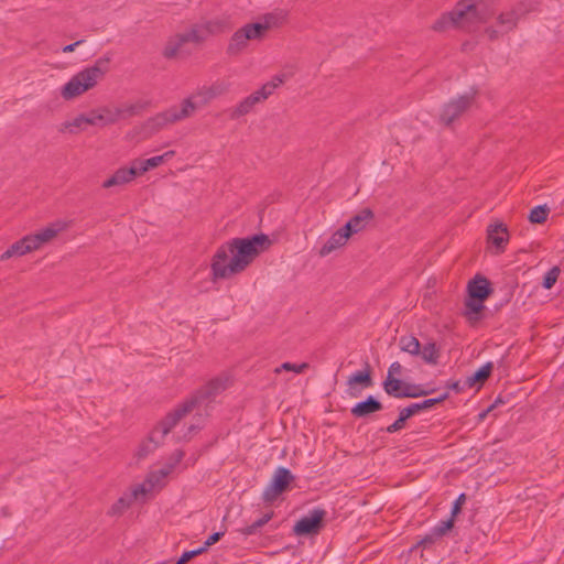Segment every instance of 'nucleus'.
I'll return each instance as SVG.
<instances>
[{"mask_svg":"<svg viewBox=\"0 0 564 564\" xmlns=\"http://www.w3.org/2000/svg\"><path fill=\"white\" fill-rule=\"evenodd\" d=\"M268 245L269 239L263 234L250 238H235L223 245L213 258L214 278L228 279L243 271Z\"/></svg>","mask_w":564,"mask_h":564,"instance_id":"obj_1","label":"nucleus"},{"mask_svg":"<svg viewBox=\"0 0 564 564\" xmlns=\"http://www.w3.org/2000/svg\"><path fill=\"white\" fill-rule=\"evenodd\" d=\"M495 13L494 0H459L454 8L443 13L433 24L435 31L458 29L476 32Z\"/></svg>","mask_w":564,"mask_h":564,"instance_id":"obj_2","label":"nucleus"},{"mask_svg":"<svg viewBox=\"0 0 564 564\" xmlns=\"http://www.w3.org/2000/svg\"><path fill=\"white\" fill-rule=\"evenodd\" d=\"M109 70V58L100 57L93 65H89L73 75L61 88V96L64 100H73L88 90L95 88L104 79Z\"/></svg>","mask_w":564,"mask_h":564,"instance_id":"obj_3","label":"nucleus"},{"mask_svg":"<svg viewBox=\"0 0 564 564\" xmlns=\"http://www.w3.org/2000/svg\"><path fill=\"white\" fill-rule=\"evenodd\" d=\"M230 29V20L226 17H217L194 25L188 32L176 35L164 48L166 57H175L182 53L183 44L187 42L200 43L210 35L224 33Z\"/></svg>","mask_w":564,"mask_h":564,"instance_id":"obj_4","label":"nucleus"},{"mask_svg":"<svg viewBox=\"0 0 564 564\" xmlns=\"http://www.w3.org/2000/svg\"><path fill=\"white\" fill-rule=\"evenodd\" d=\"M532 10L533 2L531 0H524L505 8L499 12L495 11L492 22L487 24L484 29L485 35L491 41L498 40L513 31L519 21Z\"/></svg>","mask_w":564,"mask_h":564,"instance_id":"obj_5","label":"nucleus"},{"mask_svg":"<svg viewBox=\"0 0 564 564\" xmlns=\"http://www.w3.org/2000/svg\"><path fill=\"white\" fill-rule=\"evenodd\" d=\"M193 406V402L183 403L177 406L173 412L169 413L166 417L151 432L149 438L143 441L138 449L137 456L139 458L145 457L149 453L154 451L164 436L176 425V423L186 415Z\"/></svg>","mask_w":564,"mask_h":564,"instance_id":"obj_6","label":"nucleus"},{"mask_svg":"<svg viewBox=\"0 0 564 564\" xmlns=\"http://www.w3.org/2000/svg\"><path fill=\"white\" fill-rule=\"evenodd\" d=\"M273 25L274 18L272 15H265L260 22L243 25L231 35L227 52L231 55L242 52L248 46L249 41L261 40Z\"/></svg>","mask_w":564,"mask_h":564,"instance_id":"obj_7","label":"nucleus"},{"mask_svg":"<svg viewBox=\"0 0 564 564\" xmlns=\"http://www.w3.org/2000/svg\"><path fill=\"white\" fill-rule=\"evenodd\" d=\"M228 380L226 378H215L210 380L203 389H200L194 398L191 400L185 401L184 403L193 402V406L191 410L186 413L193 412L195 409H197V412L200 411L202 403L206 400H209L220 392H223L227 388ZM198 417L196 419L195 423L189 424L187 427V433L184 434V437H187L188 434H192L196 432L203 422V416L200 413H197Z\"/></svg>","mask_w":564,"mask_h":564,"instance_id":"obj_8","label":"nucleus"},{"mask_svg":"<svg viewBox=\"0 0 564 564\" xmlns=\"http://www.w3.org/2000/svg\"><path fill=\"white\" fill-rule=\"evenodd\" d=\"M230 86L231 84L228 80L217 79L210 85L199 87L195 93L185 98L183 102L189 101L193 115L197 109L205 107L213 99L227 94L230 89Z\"/></svg>","mask_w":564,"mask_h":564,"instance_id":"obj_9","label":"nucleus"},{"mask_svg":"<svg viewBox=\"0 0 564 564\" xmlns=\"http://www.w3.org/2000/svg\"><path fill=\"white\" fill-rule=\"evenodd\" d=\"M192 116V106L188 102H181L180 106H173L156 113L145 122V128L151 132H156L170 124L182 121Z\"/></svg>","mask_w":564,"mask_h":564,"instance_id":"obj_10","label":"nucleus"},{"mask_svg":"<svg viewBox=\"0 0 564 564\" xmlns=\"http://www.w3.org/2000/svg\"><path fill=\"white\" fill-rule=\"evenodd\" d=\"M138 111L135 105L104 106L95 109L98 127H107L134 116Z\"/></svg>","mask_w":564,"mask_h":564,"instance_id":"obj_11","label":"nucleus"},{"mask_svg":"<svg viewBox=\"0 0 564 564\" xmlns=\"http://www.w3.org/2000/svg\"><path fill=\"white\" fill-rule=\"evenodd\" d=\"M326 511L322 508H314L303 516L294 525L293 531L296 535L317 534L322 528Z\"/></svg>","mask_w":564,"mask_h":564,"instance_id":"obj_12","label":"nucleus"},{"mask_svg":"<svg viewBox=\"0 0 564 564\" xmlns=\"http://www.w3.org/2000/svg\"><path fill=\"white\" fill-rule=\"evenodd\" d=\"M294 476L288 468H276L271 481L263 491V500L269 502L275 500L288 488Z\"/></svg>","mask_w":564,"mask_h":564,"instance_id":"obj_13","label":"nucleus"},{"mask_svg":"<svg viewBox=\"0 0 564 564\" xmlns=\"http://www.w3.org/2000/svg\"><path fill=\"white\" fill-rule=\"evenodd\" d=\"M473 99L474 93H468L449 101L441 112V121L445 124L452 123L470 107Z\"/></svg>","mask_w":564,"mask_h":564,"instance_id":"obj_14","label":"nucleus"},{"mask_svg":"<svg viewBox=\"0 0 564 564\" xmlns=\"http://www.w3.org/2000/svg\"><path fill=\"white\" fill-rule=\"evenodd\" d=\"M68 224L64 220H56L45 228L40 229L33 235H29L35 250L52 241L59 232L67 228Z\"/></svg>","mask_w":564,"mask_h":564,"instance_id":"obj_15","label":"nucleus"},{"mask_svg":"<svg viewBox=\"0 0 564 564\" xmlns=\"http://www.w3.org/2000/svg\"><path fill=\"white\" fill-rule=\"evenodd\" d=\"M87 126L98 127V120L95 109L91 110L89 113L78 115L75 118L64 122L63 130L72 134H77L82 131H85Z\"/></svg>","mask_w":564,"mask_h":564,"instance_id":"obj_16","label":"nucleus"},{"mask_svg":"<svg viewBox=\"0 0 564 564\" xmlns=\"http://www.w3.org/2000/svg\"><path fill=\"white\" fill-rule=\"evenodd\" d=\"M487 234L488 241L496 248L497 253L502 252L509 240L507 227L501 223L494 224L488 227Z\"/></svg>","mask_w":564,"mask_h":564,"instance_id":"obj_17","label":"nucleus"},{"mask_svg":"<svg viewBox=\"0 0 564 564\" xmlns=\"http://www.w3.org/2000/svg\"><path fill=\"white\" fill-rule=\"evenodd\" d=\"M34 246L30 239V236H24L20 240L12 243L1 256V261H7L11 258H19L30 252L35 251Z\"/></svg>","mask_w":564,"mask_h":564,"instance_id":"obj_18","label":"nucleus"},{"mask_svg":"<svg viewBox=\"0 0 564 564\" xmlns=\"http://www.w3.org/2000/svg\"><path fill=\"white\" fill-rule=\"evenodd\" d=\"M349 232L343 227L336 230L321 247L318 253L321 257H326L333 251L341 248L349 239Z\"/></svg>","mask_w":564,"mask_h":564,"instance_id":"obj_19","label":"nucleus"},{"mask_svg":"<svg viewBox=\"0 0 564 564\" xmlns=\"http://www.w3.org/2000/svg\"><path fill=\"white\" fill-rule=\"evenodd\" d=\"M265 100L259 90H256L248 97L243 98L237 106L231 110V119H238L249 113L257 104Z\"/></svg>","mask_w":564,"mask_h":564,"instance_id":"obj_20","label":"nucleus"},{"mask_svg":"<svg viewBox=\"0 0 564 564\" xmlns=\"http://www.w3.org/2000/svg\"><path fill=\"white\" fill-rule=\"evenodd\" d=\"M137 176V166L121 167L102 183L104 188L120 186L133 181Z\"/></svg>","mask_w":564,"mask_h":564,"instance_id":"obj_21","label":"nucleus"},{"mask_svg":"<svg viewBox=\"0 0 564 564\" xmlns=\"http://www.w3.org/2000/svg\"><path fill=\"white\" fill-rule=\"evenodd\" d=\"M380 410H382V404L375 397L369 395L366 400L356 403L350 412L355 417L361 419Z\"/></svg>","mask_w":564,"mask_h":564,"instance_id":"obj_22","label":"nucleus"},{"mask_svg":"<svg viewBox=\"0 0 564 564\" xmlns=\"http://www.w3.org/2000/svg\"><path fill=\"white\" fill-rule=\"evenodd\" d=\"M372 217L373 214L370 209H364L359 214L350 218L349 221L343 228L347 232H349V236H351L365 229Z\"/></svg>","mask_w":564,"mask_h":564,"instance_id":"obj_23","label":"nucleus"},{"mask_svg":"<svg viewBox=\"0 0 564 564\" xmlns=\"http://www.w3.org/2000/svg\"><path fill=\"white\" fill-rule=\"evenodd\" d=\"M468 296L485 300L489 295V282L484 276H476L468 283Z\"/></svg>","mask_w":564,"mask_h":564,"instance_id":"obj_24","label":"nucleus"},{"mask_svg":"<svg viewBox=\"0 0 564 564\" xmlns=\"http://www.w3.org/2000/svg\"><path fill=\"white\" fill-rule=\"evenodd\" d=\"M484 308V300L468 296L465 302L464 314L470 324H476L480 319V315Z\"/></svg>","mask_w":564,"mask_h":564,"instance_id":"obj_25","label":"nucleus"},{"mask_svg":"<svg viewBox=\"0 0 564 564\" xmlns=\"http://www.w3.org/2000/svg\"><path fill=\"white\" fill-rule=\"evenodd\" d=\"M447 397H448V393H443L437 398H431V399L423 400L422 402L412 403L409 406L403 408L404 414L406 416L411 417L423 410L430 409V408L434 406L435 404L441 403L442 401L447 399Z\"/></svg>","mask_w":564,"mask_h":564,"instance_id":"obj_26","label":"nucleus"},{"mask_svg":"<svg viewBox=\"0 0 564 564\" xmlns=\"http://www.w3.org/2000/svg\"><path fill=\"white\" fill-rule=\"evenodd\" d=\"M153 478L154 476H148L143 482L133 486L130 491H128L133 501L144 500L147 496L154 490Z\"/></svg>","mask_w":564,"mask_h":564,"instance_id":"obj_27","label":"nucleus"},{"mask_svg":"<svg viewBox=\"0 0 564 564\" xmlns=\"http://www.w3.org/2000/svg\"><path fill=\"white\" fill-rule=\"evenodd\" d=\"M291 75H292L291 73L290 74H286V73L278 74V75L273 76L270 82L262 85V87L258 90L261 93L262 97H264V99H267L269 96H271L273 94L274 89H276L279 86H281L286 79H289L291 77Z\"/></svg>","mask_w":564,"mask_h":564,"instance_id":"obj_28","label":"nucleus"},{"mask_svg":"<svg viewBox=\"0 0 564 564\" xmlns=\"http://www.w3.org/2000/svg\"><path fill=\"white\" fill-rule=\"evenodd\" d=\"M400 349L411 356H419L421 352V344L414 336H402L399 340Z\"/></svg>","mask_w":564,"mask_h":564,"instance_id":"obj_29","label":"nucleus"},{"mask_svg":"<svg viewBox=\"0 0 564 564\" xmlns=\"http://www.w3.org/2000/svg\"><path fill=\"white\" fill-rule=\"evenodd\" d=\"M419 356L430 365L437 364L438 359V349L434 341H429L427 344L421 346V352Z\"/></svg>","mask_w":564,"mask_h":564,"instance_id":"obj_30","label":"nucleus"},{"mask_svg":"<svg viewBox=\"0 0 564 564\" xmlns=\"http://www.w3.org/2000/svg\"><path fill=\"white\" fill-rule=\"evenodd\" d=\"M404 386L405 384H403L402 381L397 378H386L383 381V390L387 394L394 398H401Z\"/></svg>","mask_w":564,"mask_h":564,"instance_id":"obj_31","label":"nucleus"},{"mask_svg":"<svg viewBox=\"0 0 564 564\" xmlns=\"http://www.w3.org/2000/svg\"><path fill=\"white\" fill-rule=\"evenodd\" d=\"M273 517V512L264 513L260 519L254 521L253 523L242 528L240 532L248 536L257 533V531L262 528L264 524H267Z\"/></svg>","mask_w":564,"mask_h":564,"instance_id":"obj_32","label":"nucleus"},{"mask_svg":"<svg viewBox=\"0 0 564 564\" xmlns=\"http://www.w3.org/2000/svg\"><path fill=\"white\" fill-rule=\"evenodd\" d=\"M356 383H360V384H362L366 388L370 387L372 384L371 377H370V371L367 369V370L354 372L348 378V384L352 386V384H356Z\"/></svg>","mask_w":564,"mask_h":564,"instance_id":"obj_33","label":"nucleus"},{"mask_svg":"<svg viewBox=\"0 0 564 564\" xmlns=\"http://www.w3.org/2000/svg\"><path fill=\"white\" fill-rule=\"evenodd\" d=\"M492 365L491 362H487L482 367H480L473 376L467 379L469 386H473L477 381H484L487 379L491 372Z\"/></svg>","mask_w":564,"mask_h":564,"instance_id":"obj_34","label":"nucleus"},{"mask_svg":"<svg viewBox=\"0 0 564 564\" xmlns=\"http://www.w3.org/2000/svg\"><path fill=\"white\" fill-rule=\"evenodd\" d=\"M549 215V209L546 206H535L529 215V220L533 224H542L545 221Z\"/></svg>","mask_w":564,"mask_h":564,"instance_id":"obj_35","label":"nucleus"},{"mask_svg":"<svg viewBox=\"0 0 564 564\" xmlns=\"http://www.w3.org/2000/svg\"><path fill=\"white\" fill-rule=\"evenodd\" d=\"M133 499L130 497L129 492L123 494L118 501L112 506L111 512L113 514L121 513L124 509L130 507L133 503Z\"/></svg>","mask_w":564,"mask_h":564,"instance_id":"obj_36","label":"nucleus"},{"mask_svg":"<svg viewBox=\"0 0 564 564\" xmlns=\"http://www.w3.org/2000/svg\"><path fill=\"white\" fill-rule=\"evenodd\" d=\"M560 275V268L553 267L551 268L543 278V288L546 290H550L557 281V278Z\"/></svg>","mask_w":564,"mask_h":564,"instance_id":"obj_37","label":"nucleus"},{"mask_svg":"<svg viewBox=\"0 0 564 564\" xmlns=\"http://www.w3.org/2000/svg\"><path fill=\"white\" fill-rule=\"evenodd\" d=\"M308 368V364H292V362H283L280 367L275 368V372L279 373L282 370L293 371L295 373H302Z\"/></svg>","mask_w":564,"mask_h":564,"instance_id":"obj_38","label":"nucleus"},{"mask_svg":"<svg viewBox=\"0 0 564 564\" xmlns=\"http://www.w3.org/2000/svg\"><path fill=\"white\" fill-rule=\"evenodd\" d=\"M426 394L427 391L421 390L416 386H404V389L401 393V398H417Z\"/></svg>","mask_w":564,"mask_h":564,"instance_id":"obj_39","label":"nucleus"},{"mask_svg":"<svg viewBox=\"0 0 564 564\" xmlns=\"http://www.w3.org/2000/svg\"><path fill=\"white\" fill-rule=\"evenodd\" d=\"M409 419V416H406L404 414V410L402 409L399 413V417L392 423L390 424L388 427H387V432L388 433H394V432H398L400 431L401 429H403L404 426V422Z\"/></svg>","mask_w":564,"mask_h":564,"instance_id":"obj_40","label":"nucleus"},{"mask_svg":"<svg viewBox=\"0 0 564 564\" xmlns=\"http://www.w3.org/2000/svg\"><path fill=\"white\" fill-rule=\"evenodd\" d=\"M172 467L162 468L160 470H155L150 473L148 476H154L153 478V488L161 486V481L171 473Z\"/></svg>","mask_w":564,"mask_h":564,"instance_id":"obj_41","label":"nucleus"},{"mask_svg":"<svg viewBox=\"0 0 564 564\" xmlns=\"http://www.w3.org/2000/svg\"><path fill=\"white\" fill-rule=\"evenodd\" d=\"M453 527V519L441 521L437 525L433 528V534L436 538H441L451 528Z\"/></svg>","mask_w":564,"mask_h":564,"instance_id":"obj_42","label":"nucleus"},{"mask_svg":"<svg viewBox=\"0 0 564 564\" xmlns=\"http://www.w3.org/2000/svg\"><path fill=\"white\" fill-rule=\"evenodd\" d=\"M402 365L398 361H394L390 365L389 369H388V373H387V377L386 378H395L394 376H399L402 373Z\"/></svg>","mask_w":564,"mask_h":564,"instance_id":"obj_43","label":"nucleus"},{"mask_svg":"<svg viewBox=\"0 0 564 564\" xmlns=\"http://www.w3.org/2000/svg\"><path fill=\"white\" fill-rule=\"evenodd\" d=\"M131 166H137V175L143 174L151 170L147 164V160L134 161Z\"/></svg>","mask_w":564,"mask_h":564,"instance_id":"obj_44","label":"nucleus"},{"mask_svg":"<svg viewBox=\"0 0 564 564\" xmlns=\"http://www.w3.org/2000/svg\"><path fill=\"white\" fill-rule=\"evenodd\" d=\"M131 166H137V175L143 174L151 170L147 164V160L134 161Z\"/></svg>","mask_w":564,"mask_h":564,"instance_id":"obj_45","label":"nucleus"},{"mask_svg":"<svg viewBox=\"0 0 564 564\" xmlns=\"http://www.w3.org/2000/svg\"><path fill=\"white\" fill-rule=\"evenodd\" d=\"M465 501V495L460 494L458 498L455 500L453 507H452V516H456L462 508V503Z\"/></svg>","mask_w":564,"mask_h":564,"instance_id":"obj_46","label":"nucleus"},{"mask_svg":"<svg viewBox=\"0 0 564 564\" xmlns=\"http://www.w3.org/2000/svg\"><path fill=\"white\" fill-rule=\"evenodd\" d=\"M223 535H224V532H215L212 535H209L206 539V541L204 542L205 543V547H209L213 544H215L216 542H218Z\"/></svg>","mask_w":564,"mask_h":564,"instance_id":"obj_47","label":"nucleus"},{"mask_svg":"<svg viewBox=\"0 0 564 564\" xmlns=\"http://www.w3.org/2000/svg\"><path fill=\"white\" fill-rule=\"evenodd\" d=\"M195 557V553L191 551H186L182 554V556L176 561L177 564H185L189 560Z\"/></svg>","mask_w":564,"mask_h":564,"instance_id":"obj_48","label":"nucleus"},{"mask_svg":"<svg viewBox=\"0 0 564 564\" xmlns=\"http://www.w3.org/2000/svg\"><path fill=\"white\" fill-rule=\"evenodd\" d=\"M147 164L148 166H150V169H154L162 164V159H160L159 155L152 156L150 159H147Z\"/></svg>","mask_w":564,"mask_h":564,"instance_id":"obj_49","label":"nucleus"},{"mask_svg":"<svg viewBox=\"0 0 564 564\" xmlns=\"http://www.w3.org/2000/svg\"><path fill=\"white\" fill-rule=\"evenodd\" d=\"M83 42H84V40H79V41H77V42H75V43L68 44V45H66V46H64V47H63V52H64V53H70V52H74V51H75V48H76L79 44H82Z\"/></svg>","mask_w":564,"mask_h":564,"instance_id":"obj_50","label":"nucleus"},{"mask_svg":"<svg viewBox=\"0 0 564 564\" xmlns=\"http://www.w3.org/2000/svg\"><path fill=\"white\" fill-rule=\"evenodd\" d=\"M434 539H436V536L433 534V531H432L431 534L423 538L419 543L422 545L431 544L434 542Z\"/></svg>","mask_w":564,"mask_h":564,"instance_id":"obj_51","label":"nucleus"},{"mask_svg":"<svg viewBox=\"0 0 564 564\" xmlns=\"http://www.w3.org/2000/svg\"><path fill=\"white\" fill-rule=\"evenodd\" d=\"M175 152L173 150L166 151L165 153L159 155L160 159H162V163L169 161L174 156Z\"/></svg>","mask_w":564,"mask_h":564,"instance_id":"obj_52","label":"nucleus"},{"mask_svg":"<svg viewBox=\"0 0 564 564\" xmlns=\"http://www.w3.org/2000/svg\"><path fill=\"white\" fill-rule=\"evenodd\" d=\"M183 458V452L177 451L174 453V464H178Z\"/></svg>","mask_w":564,"mask_h":564,"instance_id":"obj_53","label":"nucleus"},{"mask_svg":"<svg viewBox=\"0 0 564 564\" xmlns=\"http://www.w3.org/2000/svg\"><path fill=\"white\" fill-rule=\"evenodd\" d=\"M208 547H205V543L203 544V546L198 547V549H195V550H192L191 552H194L195 553V556L202 554L203 552H205Z\"/></svg>","mask_w":564,"mask_h":564,"instance_id":"obj_54","label":"nucleus"},{"mask_svg":"<svg viewBox=\"0 0 564 564\" xmlns=\"http://www.w3.org/2000/svg\"><path fill=\"white\" fill-rule=\"evenodd\" d=\"M452 389L454 390H458L459 389V384L458 382H454L452 386H451Z\"/></svg>","mask_w":564,"mask_h":564,"instance_id":"obj_55","label":"nucleus"},{"mask_svg":"<svg viewBox=\"0 0 564 564\" xmlns=\"http://www.w3.org/2000/svg\"><path fill=\"white\" fill-rule=\"evenodd\" d=\"M174 564H177L176 562Z\"/></svg>","mask_w":564,"mask_h":564,"instance_id":"obj_56","label":"nucleus"}]
</instances>
